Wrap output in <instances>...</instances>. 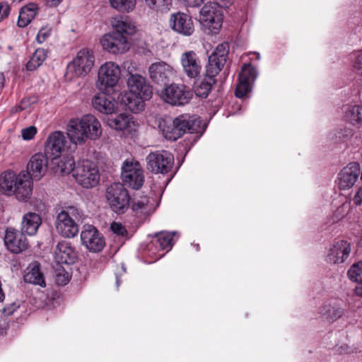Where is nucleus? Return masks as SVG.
I'll list each match as a JSON object with an SVG mask.
<instances>
[{
    "mask_svg": "<svg viewBox=\"0 0 362 362\" xmlns=\"http://www.w3.org/2000/svg\"><path fill=\"white\" fill-rule=\"evenodd\" d=\"M83 221V212L76 206L63 208L56 216L54 226L57 232L66 238H73L78 233L77 222Z\"/></svg>",
    "mask_w": 362,
    "mask_h": 362,
    "instance_id": "7ed1b4c3",
    "label": "nucleus"
},
{
    "mask_svg": "<svg viewBox=\"0 0 362 362\" xmlns=\"http://www.w3.org/2000/svg\"><path fill=\"white\" fill-rule=\"evenodd\" d=\"M175 234L176 232L164 231L156 233L151 243L148 245V250L151 251L152 254H156V251L159 252L165 250L167 252L170 251L173 246V236Z\"/></svg>",
    "mask_w": 362,
    "mask_h": 362,
    "instance_id": "cd10ccee",
    "label": "nucleus"
},
{
    "mask_svg": "<svg viewBox=\"0 0 362 362\" xmlns=\"http://www.w3.org/2000/svg\"><path fill=\"white\" fill-rule=\"evenodd\" d=\"M111 25L115 29L114 33L132 35L136 32L134 23L128 17L117 16L111 20Z\"/></svg>",
    "mask_w": 362,
    "mask_h": 362,
    "instance_id": "72a5a7b5",
    "label": "nucleus"
},
{
    "mask_svg": "<svg viewBox=\"0 0 362 362\" xmlns=\"http://www.w3.org/2000/svg\"><path fill=\"white\" fill-rule=\"evenodd\" d=\"M122 269L123 272H125V268L123 266L122 267Z\"/></svg>",
    "mask_w": 362,
    "mask_h": 362,
    "instance_id": "338daca9",
    "label": "nucleus"
},
{
    "mask_svg": "<svg viewBox=\"0 0 362 362\" xmlns=\"http://www.w3.org/2000/svg\"><path fill=\"white\" fill-rule=\"evenodd\" d=\"M319 313L326 320L334 322L344 314V309L338 301L329 302L321 306Z\"/></svg>",
    "mask_w": 362,
    "mask_h": 362,
    "instance_id": "473e14b6",
    "label": "nucleus"
},
{
    "mask_svg": "<svg viewBox=\"0 0 362 362\" xmlns=\"http://www.w3.org/2000/svg\"><path fill=\"white\" fill-rule=\"evenodd\" d=\"M105 197L110 209L116 214H124L129 206V195L121 183H113L107 187Z\"/></svg>",
    "mask_w": 362,
    "mask_h": 362,
    "instance_id": "6e6552de",
    "label": "nucleus"
},
{
    "mask_svg": "<svg viewBox=\"0 0 362 362\" xmlns=\"http://www.w3.org/2000/svg\"><path fill=\"white\" fill-rule=\"evenodd\" d=\"M354 202L356 205L362 204V186L360 187L356 195L354 196Z\"/></svg>",
    "mask_w": 362,
    "mask_h": 362,
    "instance_id": "4d7b16f0",
    "label": "nucleus"
},
{
    "mask_svg": "<svg viewBox=\"0 0 362 362\" xmlns=\"http://www.w3.org/2000/svg\"><path fill=\"white\" fill-rule=\"evenodd\" d=\"M147 169L154 174H166L173 168L174 156L167 151H157L146 156Z\"/></svg>",
    "mask_w": 362,
    "mask_h": 362,
    "instance_id": "9b49d317",
    "label": "nucleus"
},
{
    "mask_svg": "<svg viewBox=\"0 0 362 362\" xmlns=\"http://www.w3.org/2000/svg\"><path fill=\"white\" fill-rule=\"evenodd\" d=\"M54 163L57 165V168L62 173L68 174L71 172L74 174V167L75 165L74 160L72 156H66L59 158V157L54 160Z\"/></svg>",
    "mask_w": 362,
    "mask_h": 362,
    "instance_id": "79ce46f5",
    "label": "nucleus"
},
{
    "mask_svg": "<svg viewBox=\"0 0 362 362\" xmlns=\"http://www.w3.org/2000/svg\"><path fill=\"white\" fill-rule=\"evenodd\" d=\"M10 13V7L6 3H0V22L6 18Z\"/></svg>",
    "mask_w": 362,
    "mask_h": 362,
    "instance_id": "603ef678",
    "label": "nucleus"
},
{
    "mask_svg": "<svg viewBox=\"0 0 362 362\" xmlns=\"http://www.w3.org/2000/svg\"><path fill=\"white\" fill-rule=\"evenodd\" d=\"M41 223L42 218L39 214L34 212H28L22 218L21 232L24 235L25 234L30 236L35 235Z\"/></svg>",
    "mask_w": 362,
    "mask_h": 362,
    "instance_id": "7c9ffc66",
    "label": "nucleus"
},
{
    "mask_svg": "<svg viewBox=\"0 0 362 362\" xmlns=\"http://www.w3.org/2000/svg\"><path fill=\"white\" fill-rule=\"evenodd\" d=\"M344 119L354 126L362 124V105H351L344 110Z\"/></svg>",
    "mask_w": 362,
    "mask_h": 362,
    "instance_id": "4c0bfd02",
    "label": "nucleus"
},
{
    "mask_svg": "<svg viewBox=\"0 0 362 362\" xmlns=\"http://www.w3.org/2000/svg\"><path fill=\"white\" fill-rule=\"evenodd\" d=\"M105 93L95 94L92 99V105L98 112L110 115L116 112L117 107L116 102L107 97Z\"/></svg>",
    "mask_w": 362,
    "mask_h": 362,
    "instance_id": "c756f323",
    "label": "nucleus"
},
{
    "mask_svg": "<svg viewBox=\"0 0 362 362\" xmlns=\"http://www.w3.org/2000/svg\"><path fill=\"white\" fill-rule=\"evenodd\" d=\"M148 99L127 90L121 92L117 97L119 103L123 105L126 109L134 113L142 111L144 109V101Z\"/></svg>",
    "mask_w": 362,
    "mask_h": 362,
    "instance_id": "a878e982",
    "label": "nucleus"
},
{
    "mask_svg": "<svg viewBox=\"0 0 362 362\" xmlns=\"http://www.w3.org/2000/svg\"><path fill=\"white\" fill-rule=\"evenodd\" d=\"M228 52V43H221L216 47L215 51L209 57V63L206 66L209 74L217 75L221 71L226 62Z\"/></svg>",
    "mask_w": 362,
    "mask_h": 362,
    "instance_id": "f3484780",
    "label": "nucleus"
},
{
    "mask_svg": "<svg viewBox=\"0 0 362 362\" xmlns=\"http://www.w3.org/2000/svg\"><path fill=\"white\" fill-rule=\"evenodd\" d=\"M158 127L163 136L170 141H175L187 132L202 134L204 131L200 118L188 115H182L175 119L162 118L159 120Z\"/></svg>",
    "mask_w": 362,
    "mask_h": 362,
    "instance_id": "f257e3e1",
    "label": "nucleus"
},
{
    "mask_svg": "<svg viewBox=\"0 0 362 362\" xmlns=\"http://www.w3.org/2000/svg\"><path fill=\"white\" fill-rule=\"evenodd\" d=\"M4 244L11 252L18 254L28 249L27 238L17 229L8 227L5 230Z\"/></svg>",
    "mask_w": 362,
    "mask_h": 362,
    "instance_id": "dca6fc26",
    "label": "nucleus"
},
{
    "mask_svg": "<svg viewBox=\"0 0 362 362\" xmlns=\"http://www.w3.org/2000/svg\"><path fill=\"white\" fill-rule=\"evenodd\" d=\"M360 175H361V180H362V173L361 172Z\"/></svg>",
    "mask_w": 362,
    "mask_h": 362,
    "instance_id": "774afa93",
    "label": "nucleus"
},
{
    "mask_svg": "<svg viewBox=\"0 0 362 362\" xmlns=\"http://www.w3.org/2000/svg\"><path fill=\"white\" fill-rule=\"evenodd\" d=\"M81 119L88 139L96 140L100 138L103 133L100 121L90 114L83 115Z\"/></svg>",
    "mask_w": 362,
    "mask_h": 362,
    "instance_id": "2f4dec72",
    "label": "nucleus"
},
{
    "mask_svg": "<svg viewBox=\"0 0 362 362\" xmlns=\"http://www.w3.org/2000/svg\"><path fill=\"white\" fill-rule=\"evenodd\" d=\"M82 245L91 252H100L105 245L103 235L92 225L83 227L81 233Z\"/></svg>",
    "mask_w": 362,
    "mask_h": 362,
    "instance_id": "f8f14e48",
    "label": "nucleus"
},
{
    "mask_svg": "<svg viewBox=\"0 0 362 362\" xmlns=\"http://www.w3.org/2000/svg\"><path fill=\"white\" fill-rule=\"evenodd\" d=\"M52 29L48 27L41 28L36 37V40L38 43H43L50 35Z\"/></svg>",
    "mask_w": 362,
    "mask_h": 362,
    "instance_id": "8fccbe9b",
    "label": "nucleus"
},
{
    "mask_svg": "<svg viewBox=\"0 0 362 362\" xmlns=\"http://www.w3.org/2000/svg\"><path fill=\"white\" fill-rule=\"evenodd\" d=\"M121 78V68L115 62H106L98 71L97 88L104 93H109L115 88Z\"/></svg>",
    "mask_w": 362,
    "mask_h": 362,
    "instance_id": "423d86ee",
    "label": "nucleus"
},
{
    "mask_svg": "<svg viewBox=\"0 0 362 362\" xmlns=\"http://www.w3.org/2000/svg\"><path fill=\"white\" fill-rule=\"evenodd\" d=\"M4 77L2 74H0V90L4 87Z\"/></svg>",
    "mask_w": 362,
    "mask_h": 362,
    "instance_id": "052dcab7",
    "label": "nucleus"
},
{
    "mask_svg": "<svg viewBox=\"0 0 362 362\" xmlns=\"http://www.w3.org/2000/svg\"><path fill=\"white\" fill-rule=\"evenodd\" d=\"M63 0H45V4L49 7H57Z\"/></svg>",
    "mask_w": 362,
    "mask_h": 362,
    "instance_id": "13d9d810",
    "label": "nucleus"
},
{
    "mask_svg": "<svg viewBox=\"0 0 362 362\" xmlns=\"http://www.w3.org/2000/svg\"><path fill=\"white\" fill-rule=\"evenodd\" d=\"M351 251V245L349 242L336 240L327 247L326 260L330 264H342L348 259Z\"/></svg>",
    "mask_w": 362,
    "mask_h": 362,
    "instance_id": "4468645a",
    "label": "nucleus"
},
{
    "mask_svg": "<svg viewBox=\"0 0 362 362\" xmlns=\"http://www.w3.org/2000/svg\"><path fill=\"white\" fill-rule=\"evenodd\" d=\"M111 231L118 237H120L124 240L129 238V233L126 228L120 223L112 222L110 225Z\"/></svg>",
    "mask_w": 362,
    "mask_h": 362,
    "instance_id": "a18cd8bd",
    "label": "nucleus"
},
{
    "mask_svg": "<svg viewBox=\"0 0 362 362\" xmlns=\"http://www.w3.org/2000/svg\"><path fill=\"white\" fill-rule=\"evenodd\" d=\"M119 284H120V283H119V276H118V275H117V274H116V286H117V288H118V287H119Z\"/></svg>",
    "mask_w": 362,
    "mask_h": 362,
    "instance_id": "e2e57ef3",
    "label": "nucleus"
},
{
    "mask_svg": "<svg viewBox=\"0 0 362 362\" xmlns=\"http://www.w3.org/2000/svg\"><path fill=\"white\" fill-rule=\"evenodd\" d=\"M252 83L243 81L239 78V82L237 84L235 89V96L242 98L245 97L249 92L251 91Z\"/></svg>",
    "mask_w": 362,
    "mask_h": 362,
    "instance_id": "c03bdc74",
    "label": "nucleus"
},
{
    "mask_svg": "<svg viewBox=\"0 0 362 362\" xmlns=\"http://www.w3.org/2000/svg\"><path fill=\"white\" fill-rule=\"evenodd\" d=\"M160 98L172 105H183L191 99L192 94L182 84L171 83L163 88L159 93Z\"/></svg>",
    "mask_w": 362,
    "mask_h": 362,
    "instance_id": "1a4fd4ad",
    "label": "nucleus"
},
{
    "mask_svg": "<svg viewBox=\"0 0 362 362\" xmlns=\"http://www.w3.org/2000/svg\"><path fill=\"white\" fill-rule=\"evenodd\" d=\"M257 54V59L259 60L260 59V54L259 53H255Z\"/></svg>",
    "mask_w": 362,
    "mask_h": 362,
    "instance_id": "69168bd1",
    "label": "nucleus"
},
{
    "mask_svg": "<svg viewBox=\"0 0 362 362\" xmlns=\"http://www.w3.org/2000/svg\"><path fill=\"white\" fill-rule=\"evenodd\" d=\"M210 4H216V6L219 8H227L232 4V0H214V2Z\"/></svg>",
    "mask_w": 362,
    "mask_h": 362,
    "instance_id": "5fc2aeb1",
    "label": "nucleus"
},
{
    "mask_svg": "<svg viewBox=\"0 0 362 362\" xmlns=\"http://www.w3.org/2000/svg\"><path fill=\"white\" fill-rule=\"evenodd\" d=\"M47 158L43 153L33 155L27 164V174L30 180H39L45 174L47 168Z\"/></svg>",
    "mask_w": 362,
    "mask_h": 362,
    "instance_id": "4be33fe9",
    "label": "nucleus"
},
{
    "mask_svg": "<svg viewBox=\"0 0 362 362\" xmlns=\"http://www.w3.org/2000/svg\"><path fill=\"white\" fill-rule=\"evenodd\" d=\"M32 189V181L23 172L17 175L13 171H6L0 176V190L8 196L15 195L20 201H28Z\"/></svg>",
    "mask_w": 362,
    "mask_h": 362,
    "instance_id": "f03ea898",
    "label": "nucleus"
},
{
    "mask_svg": "<svg viewBox=\"0 0 362 362\" xmlns=\"http://www.w3.org/2000/svg\"><path fill=\"white\" fill-rule=\"evenodd\" d=\"M69 281V274L64 269L58 270L56 275V282L59 286H64Z\"/></svg>",
    "mask_w": 362,
    "mask_h": 362,
    "instance_id": "09e8293b",
    "label": "nucleus"
},
{
    "mask_svg": "<svg viewBox=\"0 0 362 362\" xmlns=\"http://www.w3.org/2000/svg\"><path fill=\"white\" fill-rule=\"evenodd\" d=\"M74 177L83 188L96 187L100 181V173L97 165L88 159L80 160L74 170Z\"/></svg>",
    "mask_w": 362,
    "mask_h": 362,
    "instance_id": "39448f33",
    "label": "nucleus"
},
{
    "mask_svg": "<svg viewBox=\"0 0 362 362\" xmlns=\"http://www.w3.org/2000/svg\"><path fill=\"white\" fill-rule=\"evenodd\" d=\"M47 58V52L44 49H37L30 57L26 65L28 71H33L39 67Z\"/></svg>",
    "mask_w": 362,
    "mask_h": 362,
    "instance_id": "a19ab883",
    "label": "nucleus"
},
{
    "mask_svg": "<svg viewBox=\"0 0 362 362\" xmlns=\"http://www.w3.org/2000/svg\"><path fill=\"white\" fill-rule=\"evenodd\" d=\"M38 6L35 3H30L23 6L20 11L17 24L21 28L26 27L35 18Z\"/></svg>",
    "mask_w": 362,
    "mask_h": 362,
    "instance_id": "c9c22d12",
    "label": "nucleus"
},
{
    "mask_svg": "<svg viewBox=\"0 0 362 362\" xmlns=\"http://www.w3.org/2000/svg\"><path fill=\"white\" fill-rule=\"evenodd\" d=\"M147 6L151 8H159L164 5L165 0H145Z\"/></svg>",
    "mask_w": 362,
    "mask_h": 362,
    "instance_id": "864d4df0",
    "label": "nucleus"
},
{
    "mask_svg": "<svg viewBox=\"0 0 362 362\" xmlns=\"http://www.w3.org/2000/svg\"><path fill=\"white\" fill-rule=\"evenodd\" d=\"M199 21L205 32L216 34L223 25V11L216 6V4H206L200 10Z\"/></svg>",
    "mask_w": 362,
    "mask_h": 362,
    "instance_id": "0eeeda50",
    "label": "nucleus"
},
{
    "mask_svg": "<svg viewBox=\"0 0 362 362\" xmlns=\"http://www.w3.org/2000/svg\"><path fill=\"white\" fill-rule=\"evenodd\" d=\"M350 208L349 203H344L333 213V222H337L345 216Z\"/></svg>",
    "mask_w": 362,
    "mask_h": 362,
    "instance_id": "49530a36",
    "label": "nucleus"
},
{
    "mask_svg": "<svg viewBox=\"0 0 362 362\" xmlns=\"http://www.w3.org/2000/svg\"><path fill=\"white\" fill-rule=\"evenodd\" d=\"M21 305V302L16 300L11 303L6 304L2 309L1 313L4 317L12 315Z\"/></svg>",
    "mask_w": 362,
    "mask_h": 362,
    "instance_id": "de8ad7c7",
    "label": "nucleus"
},
{
    "mask_svg": "<svg viewBox=\"0 0 362 362\" xmlns=\"http://www.w3.org/2000/svg\"><path fill=\"white\" fill-rule=\"evenodd\" d=\"M100 43L103 49L113 54H123L129 49L127 38L119 33L111 32L104 35Z\"/></svg>",
    "mask_w": 362,
    "mask_h": 362,
    "instance_id": "ddd939ff",
    "label": "nucleus"
},
{
    "mask_svg": "<svg viewBox=\"0 0 362 362\" xmlns=\"http://www.w3.org/2000/svg\"><path fill=\"white\" fill-rule=\"evenodd\" d=\"M25 103H26V101H25V99L21 100V102L20 103V108L21 110L26 108V104Z\"/></svg>",
    "mask_w": 362,
    "mask_h": 362,
    "instance_id": "680f3d73",
    "label": "nucleus"
},
{
    "mask_svg": "<svg viewBox=\"0 0 362 362\" xmlns=\"http://www.w3.org/2000/svg\"><path fill=\"white\" fill-rule=\"evenodd\" d=\"M257 76L255 69L250 64H244L239 74V78L252 83Z\"/></svg>",
    "mask_w": 362,
    "mask_h": 362,
    "instance_id": "37998d69",
    "label": "nucleus"
},
{
    "mask_svg": "<svg viewBox=\"0 0 362 362\" xmlns=\"http://www.w3.org/2000/svg\"><path fill=\"white\" fill-rule=\"evenodd\" d=\"M77 259L75 248L67 241L58 243L54 250V259L59 264H71Z\"/></svg>",
    "mask_w": 362,
    "mask_h": 362,
    "instance_id": "393cba45",
    "label": "nucleus"
},
{
    "mask_svg": "<svg viewBox=\"0 0 362 362\" xmlns=\"http://www.w3.org/2000/svg\"><path fill=\"white\" fill-rule=\"evenodd\" d=\"M106 123L113 129L125 131L128 133L135 132L137 128V123L134 119V117L124 113H121L115 117L110 115L107 117Z\"/></svg>",
    "mask_w": 362,
    "mask_h": 362,
    "instance_id": "5701e85b",
    "label": "nucleus"
},
{
    "mask_svg": "<svg viewBox=\"0 0 362 362\" xmlns=\"http://www.w3.org/2000/svg\"><path fill=\"white\" fill-rule=\"evenodd\" d=\"M129 206L134 216L141 220H144L154 211L153 204L150 202L149 198L146 196L134 197Z\"/></svg>",
    "mask_w": 362,
    "mask_h": 362,
    "instance_id": "bb28decb",
    "label": "nucleus"
},
{
    "mask_svg": "<svg viewBox=\"0 0 362 362\" xmlns=\"http://www.w3.org/2000/svg\"><path fill=\"white\" fill-rule=\"evenodd\" d=\"M180 61L182 71L188 78H196L199 76L202 66L195 52H184L180 55Z\"/></svg>",
    "mask_w": 362,
    "mask_h": 362,
    "instance_id": "a211bd4d",
    "label": "nucleus"
},
{
    "mask_svg": "<svg viewBox=\"0 0 362 362\" xmlns=\"http://www.w3.org/2000/svg\"><path fill=\"white\" fill-rule=\"evenodd\" d=\"M148 73L152 81L158 85L167 84L176 76L174 68L163 61L151 64L148 67Z\"/></svg>",
    "mask_w": 362,
    "mask_h": 362,
    "instance_id": "2eb2a0df",
    "label": "nucleus"
},
{
    "mask_svg": "<svg viewBox=\"0 0 362 362\" xmlns=\"http://www.w3.org/2000/svg\"><path fill=\"white\" fill-rule=\"evenodd\" d=\"M163 255H159L158 257H156V259H158L160 258H161L162 257H163Z\"/></svg>",
    "mask_w": 362,
    "mask_h": 362,
    "instance_id": "0e129e2a",
    "label": "nucleus"
},
{
    "mask_svg": "<svg viewBox=\"0 0 362 362\" xmlns=\"http://www.w3.org/2000/svg\"><path fill=\"white\" fill-rule=\"evenodd\" d=\"M354 64L356 69H362V50L356 52Z\"/></svg>",
    "mask_w": 362,
    "mask_h": 362,
    "instance_id": "6e6d98bb",
    "label": "nucleus"
},
{
    "mask_svg": "<svg viewBox=\"0 0 362 362\" xmlns=\"http://www.w3.org/2000/svg\"><path fill=\"white\" fill-rule=\"evenodd\" d=\"M24 281L27 283L45 286V281L42 273L40 269V264L37 262L31 263L27 268L24 275Z\"/></svg>",
    "mask_w": 362,
    "mask_h": 362,
    "instance_id": "f704fd0d",
    "label": "nucleus"
},
{
    "mask_svg": "<svg viewBox=\"0 0 362 362\" xmlns=\"http://www.w3.org/2000/svg\"><path fill=\"white\" fill-rule=\"evenodd\" d=\"M95 63L93 52L89 49L80 50L73 60L69 63L65 76L68 80L84 76L92 69Z\"/></svg>",
    "mask_w": 362,
    "mask_h": 362,
    "instance_id": "20e7f679",
    "label": "nucleus"
},
{
    "mask_svg": "<svg viewBox=\"0 0 362 362\" xmlns=\"http://www.w3.org/2000/svg\"><path fill=\"white\" fill-rule=\"evenodd\" d=\"M127 84L128 92L138 94L144 98H151L152 95V88L147 83L146 79L140 74H133L130 73L129 77L127 78Z\"/></svg>",
    "mask_w": 362,
    "mask_h": 362,
    "instance_id": "b1692460",
    "label": "nucleus"
},
{
    "mask_svg": "<svg viewBox=\"0 0 362 362\" xmlns=\"http://www.w3.org/2000/svg\"><path fill=\"white\" fill-rule=\"evenodd\" d=\"M66 144L64 134L59 131L51 133L47 139L45 152L52 160H57L65 149Z\"/></svg>",
    "mask_w": 362,
    "mask_h": 362,
    "instance_id": "412c9836",
    "label": "nucleus"
},
{
    "mask_svg": "<svg viewBox=\"0 0 362 362\" xmlns=\"http://www.w3.org/2000/svg\"><path fill=\"white\" fill-rule=\"evenodd\" d=\"M110 6L122 13H129L136 7V0H109Z\"/></svg>",
    "mask_w": 362,
    "mask_h": 362,
    "instance_id": "ea45409f",
    "label": "nucleus"
},
{
    "mask_svg": "<svg viewBox=\"0 0 362 362\" xmlns=\"http://www.w3.org/2000/svg\"><path fill=\"white\" fill-rule=\"evenodd\" d=\"M347 276L350 280L358 284L354 290L355 293L362 297V261L351 266L347 272Z\"/></svg>",
    "mask_w": 362,
    "mask_h": 362,
    "instance_id": "e433bc0d",
    "label": "nucleus"
},
{
    "mask_svg": "<svg viewBox=\"0 0 362 362\" xmlns=\"http://www.w3.org/2000/svg\"><path fill=\"white\" fill-rule=\"evenodd\" d=\"M37 133V129L34 126L29 127L22 130V137L24 140L32 139Z\"/></svg>",
    "mask_w": 362,
    "mask_h": 362,
    "instance_id": "3c124183",
    "label": "nucleus"
},
{
    "mask_svg": "<svg viewBox=\"0 0 362 362\" xmlns=\"http://www.w3.org/2000/svg\"><path fill=\"white\" fill-rule=\"evenodd\" d=\"M66 134L69 140L75 144H83L88 139L81 118H74L69 120L66 127Z\"/></svg>",
    "mask_w": 362,
    "mask_h": 362,
    "instance_id": "c85d7f7f",
    "label": "nucleus"
},
{
    "mask_svg": "<svg viewBox=\"0 0 362 362\" xmlns=\"http://www.w3.org/2000/svg\"><path fill=\"white\" fill-rule=\"evenodd\" d=\"M121 177L124 185L132 189L141 187L144 175L140 163L133 159L126 160L122 167Z\"/></svg>",
    "mask_w": 362,
    "mask_h": 362,
    "instance_id": "9d476101",
    "label": "nucleus"
},
{
    "mask_svg": "<svg viewBox=\"0 0 362 362\" xmlns=\"http://www.w3.org/2000/svg\"><path fill=\"white\" fill-rule=\"evenodd\" d=\"M216 76L209 74L206 71V76L199 82L197 83L194 86L195 94L200 98H206L211 91L213 84L215 83L214 77Z\"/></svg>",
    "mask_w": 362,
    "mask_h": 362,
    "instance_id": "58836bf2",
    "label": "nucleus"
},
{
    "mask_svg": "<svg viewBox=\"0 0 362 362\" xmlns=\"http://www.w3.org/2000/svg\"><path fill=\"white\" fill-rule=\"evenodd\" d=\"M361 174L360 165L357 162H351L344 167L338 174V186L341 190L351 188L358 180Z\"/></svg>",
    "mask_w": 362,
    "mask_h": 362,
    "instance_id": "6ab92c4d",
    "label": "nucleus"
},
{
    "mask_svg": "<svg viewBox=\"0 0 362 362\" xmlns=\"http://www.w3.org/2000/svg\"><path fill=\"white\" fill-rule=\"evenodd\" d=\"M189 6L192 7H197L201 6L204 0H185Z\"/></svg>",
    "mask_w": 362,
    "mask_h": 362,
    "instance_id": "bf43d9fd",
    "label": "nucleus"
},
{
    "mask_svg": "<svg viewBox=\"0 0 362 362\" xmlns=\"http://www.w3.org/2000/svg\"><path fill=\"white\" fill-rule=\"evenodd\" d=\"M170 25L176 33L184 36H190L194 31V25L190 16L177 12L170 15Z\"/></svg>",
    "mask_w": 362,
    "mask_h": 362,
    "instance_id": "aec40b11",
    "label": "nucleus"
}]
</instances>
